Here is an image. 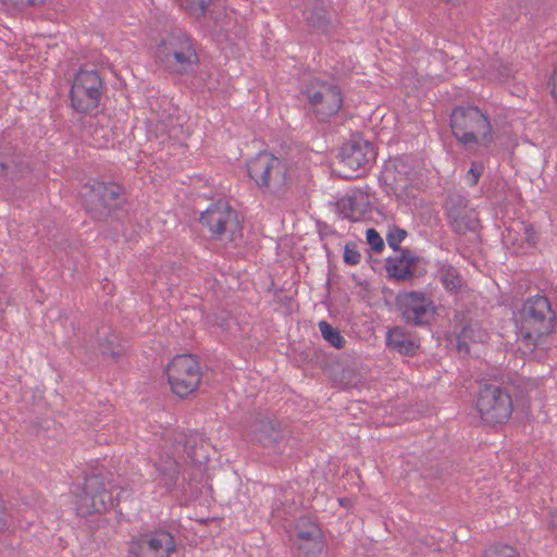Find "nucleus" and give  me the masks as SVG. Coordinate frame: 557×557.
I'll list each match as a JSON object with an SVG mask.
<instances>
[{
	"label": "nucleus",
	"instance_id": "nucleus-31",
	"mask_svg": "<svg viewBox=\"0 0 557 557\" xmlns=\"http://www.w3.org/2000/svg\"><path fill=\"white\" fill-rule=\"evenodd\" d=\"M17 166L14 159H4L0 160V174L4 176H10L13 178L15 176V168Z\"/></svg>",
	"mask_w": 557,
	"mask_h": 557
},
{
	"label": "nucleus",
	"instance_id": "nucleus-9",
	"mask_svg": "<svg viewBox=\"0 0 557 557\" xmlns=\"http://www.w3.org/2000/svg\"><path fill=\"white\" fill-rule=\"evenodd\" d=\"M166 376L172 392L178 397H186L199 387L202 373L193 356L177 355L168 364Z\"/></svg>",
	"mask_w": 557,
	"mask_h": 557
},
{
	"label": "nucleus",
	"instance_id": "nucleus-30",
	"mask_svg": "<svg viewBox=\"0 0 557 557\" xmlns=\"http://www.w3.org/2000/svg\"><path fill=\"white\" fill-rule=\"evenodd\" d=\"M354 200L351 198H342L337 202L339 213L343 219L351 220L354 216Z\"/></svg>",
	"mask_w": 557,
	"mask_h": 557
},
{
	"label": "nucleus",
	"instance_id": "nucleus-15",
	"mask_svg": "<svg viewBox=\"0 0 557 557\" xmlns=\"http://www.w3.org/2000/svg\"><path fill=\"white\" fill-rule=\"evenodd\" d=\"M448 225L457 234L474 232L479 226L478 212L469 207V201L460 194H449L444 205Z\"/></svg>",
	"mask_w": 557,
	"mask_h": 557
},
{
	"label": "nucleus",
	"instance_id": "nucleus-29",
	"mask_svg": "<svg viewBox=\"0 0 557 557\" xmlns=\"http://www.w3.org/2000/svg\"><path fill=\"white\" fill-rule=\"evenodd\" d=\"M115 335L110 334L106 336L104 341L100 344V349L103 355H110L113 358H117L121 355V349H115Z\"/></svg>",
	"mask_w": 557,
	"mask_h": 557
},
{
	"label": "nucleus",
	"instance_id": "nucleus-14",
	"mask_svg": "<svg viewBox=\"0 0 557 557\" xmlns=\"http://www.w3.org/2000/svg\"><path fill=\"white\" fill-rule=\"evenodd\" d=\"M376 151L374 146L366 139L352 138L344 144L339 152V163L347 168L350 173H345L348 178L357 177L356 171L366 172L371 163L375 161Z\"/></svg>",
	"mask_w": 557,
	"mask_h": 557
},
{
	"label": "nucleus",
	"instance_id": "nucleus-26",
	"mask_svg": "<svg viewBox=\"0 0 557 557\" xmlns=\"http://www.w3.org/2000/svg\"><path fill=\"white\" fill-rule=\"evenodd\" d=\"M407 237V232L404 228L398 226H392L388 228L386 234V240L388 246L395 250L400 252L399 245Z\"/></svg>",
	"mask_w": 557,
	"mask_h": 557
},
{
	"label": "nucleus",
	"instance_id": "nucleus-33",
	"mask_svg": "<svg viewBox=\"0 0 557 557\" xmlns=\"http://www.w3.org/2000/svg\"><path fill=\"white\" fill-rule=\"evenodd\" d=\"M482 174V166L478 168L475 163H472V166L469 169L467 173V181L470 186H474L478 184L479 178Z\"/></svg>",
	"mask_w": 557,
	"mask_h": 557
},
{
	"label": "nucleus",
	"instance_id": "nucleus-20",
	"mask_svg": "<svg viewBox=\"0 0 557 557\" xmlns=\"http://www.w3.org/2000/svg\"><path fill=\"white\" fill-rule=\"evenodd\" d=\"M437 264V275L444 288L451 294H457L463 284L460 272L448 262H438Z\"/></svg>",
	"mask_w": 557,
	"mask_h": 557
},
{
	"label": "nucleus",
	"instance_id": "nucleus-11",
	"mask_svg": "<svg viewBox=\"0 0 557 557\" xmlns=\"http://www.w3.org/2000/svg\"><path fill=\"white\" fill-rule=\"evenodd\" d=\"M103 83L95 70H79L75 75L70 97L75 111L88 113L99 106Z\"/></svg>",
	"mask_w": 557,
	"mask_h": 557
},
{
	"label": "nucleus",
	"instance_id": "nucleus-22",
	"mask_svg": "<svg viewBox=\"0 0 557 557\" xmlns=\"http://www.w3.org/2000/svg\"><path fill=\"white\" fill-rule=\"evenodd\" d=\"M304 15L309 25L319 30H325L330 24V15L323 0L318 1L312 8H307Z\"/></svg>",
	"mask_w": 557,
	"mask_h": 557
},
{
	"label": "nucleus",
	"instance_id": "nucleus-18",
	"mask_svg": "<svg viewBox=\"0 0 557 557\" xmlns=\"http://www.w3.org/2000/svg\"><path fill=\"white\" fill-rule=\"evenodd\" d=\"M418 261V256L411 250L401 249L399 255L386 260V271L389 277L397 281H406L413 276L412 265Z\"/></svg>",
	"mask_w": 557,
	"mask_h": 557
},
{
	"label": "nucleus",
	"instance_id": "nucleus-2",
	"mask_svg": "<svg viewBox=\"0 0 557 557\" xmlns=\"http://www.w3.org/2000/svg\"><path fill=\"white\" fill-rule=\"evenodd\" d=\"M453 136L466 151L478 154L494 141V132L487 114L478 107H456L449 119Z\"/></svg>",
	"mask_w": 557,
	"mask_h": 557
},
{
	"label": "nucleus",
	"instance_id": "nucleus-19",
	"mask_svg": "<svg viewBox=\"0 0 557 557\" xmlns=\"http://www.w3.org/2000/svg\"><path fill=\"white\" fill-rule=\"evenodd\" d=\"M251 434L253 440L264 447H270L282 438L276 421L270 418L256 420L252 424Z\"/></svg>",
	"mask_w": 557,
	"mask_h": 557
},
{
	"label": "nucleus",
	"instance_id": "nucleus-34",
	"mask_svg": "<svg viewBox=\"0 0 557 557\" xmlns=\"http://www.w3.org/2000/svg\"><path fill=\"white\" fill-rule=\"evenodd\" d=\"M473 330L471 326H465L460 333V337L463 339H471L473 342L483 341V334L479 332L478 335H472Z\"/></svg>",
	"mask_w": 557,
	"mask_h": 557
},
{
	"label": "nucleus",
	"instance_id": "nucleus-16",
	"mask_svg": "<svg viewBox=\"0 0 557 557\" xmlns=\"http://www.w3.org/2000/svg\"><path fill=\"white\" fill-rule=\"evenodd\" d=\"M396 301L405 321L412 325L429 323L435 312L433 302L422 292L400 293Z\"/></svg>",
	"mask_w": 557,
	"mask_h": 557
},
{
	"label": "nucleus",
	"instance_id": "nucleus-25",
	"mask_svg": "<svg viewBox=\"0 0 557 557\" xmlns=\"http://www.w3.org/2000/svg\"><path fill=\"white\" fill-rule=\"evenodd\" d=\"M482 557H521L519 552L510 545H492Z\"/></svg>",
	"mask_w": 557,
	"mask_h": 557
},
{
	"label": "nucleus",
	"instance_id": "nucleus-4",
	"mask_svg": "<svg viewBox=\"0 0 557 557\" xmlns=\"http://www.w3.org/2000/svg\"><path fill=\"white\" fill-rule=\"evenodd\" d=\"M247 172L265 195L282 198L292 186L289 164L269 151H260L247 162Z\"/></svg>",
	"mask_w": 557,
	"mask_h": 557
},
{
	"label": "nucleus",
	"instance_id": "nucleus-38",
	"mask_svg": "<svg viewBox=\"0 0 557 557\" xmlns=\"http://www.w3.org/2000/svg\"><path fill=\"white\" fill-rule=\"evenodd\" d=\"M445 1H446V2H449V3H454V4H456V3H458L460 0H445Z\"/></svg>",
	"mask_w": 557,
	"mask_h": 557
},
{
	"label": "nucleus",
	"instance_id": "nucleus-1",
	"mask_svg": "<svg viewBox=\"0 0 557 557\" xmlns=\"http://www.w3.org/2000/svg\"><path fill=\"white\" fill-rule=\"evenodd\" d=\"M173 455H160L153 462L152 479L168 492L172 491L178 480V459H187L193 463L201 462L207 456L201 453L203 437L197 432L175 431L172 436Z\"/></svg>",
	"mask_w": 557,
	"mask_h": 557
},
{
	"label": "nucleus",
	"instance_id": "nucleus-6",
	"mask_svg": "<svg viewBox=\"0 0 557 557\" xmlns=\"http://www.w3.org/2000/svg\"><path fill=\"white\" fill-rule=\"evenodd\" d=\"M124 495H128L124 488L116 486L107 488L104 479L100 474L88 475L85 478L82 492L76 495V512L78 516L86 517L113 509Z\"/></svg>",
	"mask_w": 557,
	"mask_h": 557
},
{
	"label": "nucleus",
	"instance_id": "nucleus-36",
	"mask_svg": "<svg viewBox=\"0 0 557 557\" xmlns=\"http://www.w3.org/2000/svg\"><path fill=\"white\" fill-rule=\"evenodd\" d=\"M548 525L550 529H557V509L550 513Z\"/></svg>",
	"mask_w": 557,
	"mask_h": 557
},
{
	"label": "nucleus",
	"instance_id": "nucleus-7",
	"mask_svg": "<svg viewBox=\"0 0 557 557\" xmlns=\"http://www.w3.org/2000/svg\"><path fill=\"white\" fill-rule=\"evenodd\" d=\"M308 110L319 122L335 116L343 107V92L333 81L310 79L301 89Z\"/></svg>",
	"mask_w": 557,
	"mask_h": 557
},
{
	"label": "nucleus",
	"instance_id": "nucleus-8",
	"mask_svg": "<svg viewBox=\"0 0 557 557\" xmlns=\"http://www.w3.org/2000/svg\"><path fill=\"white\" fill-rule=\"evenodd\" d=\"M475 408L485 424H504L512 413V399L507 388L484 384L478 392Z\"/></svg>",
	"mask_w": 557,
	"mask_h": 557
},
{
	"label": "nucleus",
	"instance_id": "nucleus-32",
	"mask_svg": "<svg viewBox=\"0 0 557 557\" xmlns=\"http://www.w3.org/2000/svg\"><path fill=\"white\" fill-rule=\"evenodd\" d=\"M297 536L304 541H314L320 536V530L315 524H311L307 530H300Z\"/></svg>",
	"mask_w": 557,
	"mask_h": 557
},
{
	"label": "nucleus",
	"instance_id": "nucleus-17",
	"mask_svg": "<svg viewBox=\"0 0 557 557\" xmlns=\"http://www.w3.org/2000/svg\"><path fill=\"white\" fill-rule=\"evenodd\" d=\"M405 168V163L398 161L384 165L379 181L387 195H397L399 189L407 187L408 178Z\"/></svg>",
	"mask_w": 557,
	"mask_h": 557
},
{
	"label": "nucleus",
	"instance_id": "nucleus-28",
	"mask_svg": "<svg viewBox=\"0 0 557 557\" xmlns=\"http://www.w3.org/2000/svg\"><path fill=\"white\" fill-rule=\"evenodd\" d=\"M366 237L367 243L374 252H381L384 249V240L374 228H368Z\"/></svg>",
	"mask_w": 557,
	"mask_h": 557
},
{
	"label": "nucleus",
	"instance_id": "nucleus-13",
	"mask_svg": "<svg viewBox=\"0 0 557 557\" xmlns=\"http://www.w3.org/2000/svg\"><path fill=\"white\" fill-rule=\"evenodd\" d=\"M176 549L173 534L165 529L146 531L128 544V557H171Z\"/></svg>",
	"mask_w": 557,
	"mask_h": 557
},
{
	"label": "nucleus",
	"instance_id": "nucleus-3",
	"mask_svg": "<svg viewBox=\"0 0 557 557\" xmlns=\"http://www.w3.org/2000/svg\"><path fill=\"white\" fill-rule=\"evenodd\" d=\"M154 59L160 69L175 75L190 74L199 63L195 42L183 30L163 37L156 48Z\"/></svg>",
	"mask_w": 557,
	"mask_h": 557
},
{
	"label": "nucleus",
	"instance_id": "nucleus-24",
	"mask_svg": "<svg viewBox=\"0 0 557 557\" xmlns=\"http://www.w3.org/2000/svg\"><path fill=\"white\" fill-rule=\"evenodd\" d=\"M211 1L212 0H178L181 8L196 17L205 15Z\"/></svg>",
	"mask_w": 557,
	"mask_h": 557
},
{
	"label": "nucleus",
	"instance_id": "nucleus-21",
	"mask_svg": "<svg viewBox=\"0 0 557 557\" xmlns=\"http://www.w3.org/2000/svg\"><path fill=\"white\" fill-rule=\"evenodd\" d=\"M386 345L389 349H393L405 356H412L416 352V344L408 338L404 330L400 327H394L386 334Z\"/></svg>",
	"mask_w": 557,
	"mask_h": 557
},
{
	"label": "nucleus",
	"instance_id": "nucleus-35",
	"mask_svg": "<svg viewBox=\"0 0 557 557\" xmlns=\"http://www.w3.org/2000/svg\"><path fill=\"white\" fill-rule=\"evenodd\" d=\"M548 85L550 86V95L557 101V65L553 69Z\"/></svg>",
	"mask_w": 557,
	"mask_h": 557
},
{
	"label": "nucleus",
	"instance_id": "nucleus-37",
	"mask_svg": "<svg viewBox=\"0 0 557 557\" xmlns=\"http://www.w3.org/2000/svg\"><path fill=\"white\" fill-rule=\"evenodd\" d=\"M42 2H44V0H28V3H29L30 5H37V4H40V3H42Z\"/></svg>",
	"mask_w": 557,
	"mask_h": 557
},
{
	"label": "nucleus",
	"instance_id": "nucleus-27",
	"mask_svg": "<svg viewBox=\"0 0 557 557\" xmlns=\"http://www.w3.org/2000/svg\"><path fill=\"white\" fill-rule=\"evenodd\" d=\"M344 262L348 265H357L360 262L361 256L357 250V246L354 243H348L344 248Z\"/></svg>",
	"mask_w": 557,
	"mask_h": 557
},
{
	"label": "nucleus",
	"instance_id": "nucleus-5",
	"mask_svg": "<svg viewBox=\"0 0 557 557\" xmlns=\"http://www.w3.org/2000/svg\"><path fill=\"white\" fill-rule=\"evenodd\" d=\"M518 338L527 346H535L537 339L554 329L555 313L546 296L528 298L519 312Z\"/></svg>",
	"mask_w": 557,
	"mask_h": 557
},
{
	"label": "nucleus",
	"instance_id": "nucleus-12",
	"mask_svg": "<svg viewBox=\"0 0 557 557\" xmlns=\"http://www.w3.org/2000/svg\"><path fill=\"white\" fill-rule=\"evenodd\" d=\"M199 222L212 238H226L231 242L242 235L237 213L225 202L212 203L200 215Z\"/></svg>",
	"mask_w": 557,
	"mask_h": 557
},
{
	"label": "nucleus",
	"instance_id": "nucleus-23",
	"mask_svg": "<svg viewBox=\"0 0 557 557\" xmlns=\"http://www.w3.org/2000/svg\"><path fill=\"white\" fill-rule=\"evenodd\" d=\"M319 330L322 337L334 348L341 349L345 346L346 339L342 336L339 331L333 327L329 322H319Z\"/></svg>",
	"mask_w": 557,
	"mask_h": 557
},
{
	"label": "nucleus",
	"instance_id": "nucleus-10",
	"mask_svg": "<svg viewBox=\"0 0 557 557\" xmlns=\"http://www.w3.org/2000/svg\"><path fill=\"white\" fill-rule=\"evenodd\" d=\"M121 187L114 183L94 182L86 187L84 203L95 220H104L121 207Z\"/></svg>",
	"mask_w": 557,
	"mask_h": 557
}]
</instances>
